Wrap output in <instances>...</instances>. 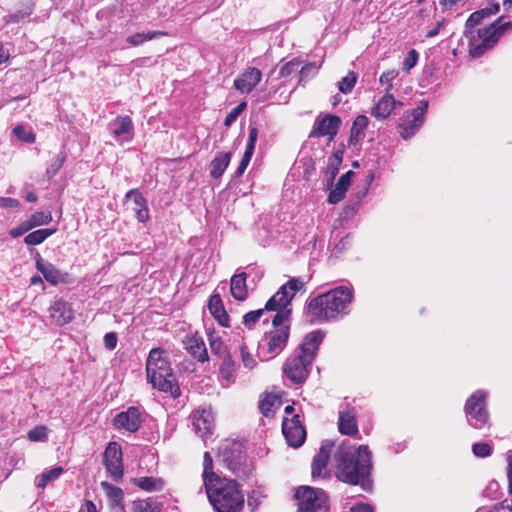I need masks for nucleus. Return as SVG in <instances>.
Segmentation results:
<instances>
[{"mask_svg": "<svg viewBox=\"0 0 512 512\" xmlns=\"http://www.w3.org/2000/svg\"><path fill=\"white\" fill-rule=\"evenodd\" d=\"M397 105L402 106V103L396 101L390 93H385L373 107L372 115L377 119H386Z\"/></svg>", "mask_w": 512, "mask_h": 512, "instance_id": "412c9836", "label": "nucleus"}, {"mask_svg": "<svg viewBox=\"0 0 512 512\" xmlns=\"http://www.w3.org/2000/svg\"><path fill=\"white\" fill-rule=\"evenodd\" d=\"M133 200L132 210L134 212L138 211V209L147 206V200L143 197V195L137 189L129 190L125 195V200Z\"/></svg>", "mask_w": 512, "mask_h": 512, "instance_id": "79ce46f5", "label": "nucleus"}, {"mask_svg": "<svg viewBox=\"0 0 512 512\" xmlns=\"http://www.w3.org/2000/svg\"><path fill=\"white\" fill-rule=\"evenodd\" d=\"M304 283L298 278H292L267 301L265 309L277 311L280 308H286L295 294L302 289Z\"/></svg>", "mask_w": 512, "mask_h": 512, "instance_id": "9b49d317", "label": "nucleus"}, {"mask_svg": "<svg viewBox=\"0 0 512 512\" xmlns=\"http://www.w3.org/2000/svg\"><path fill=\"white\" fill-rule=\"evenodd\" d=\"M352 300V290L339 286L311 299L307 305L306 316L311 323L337 319L348 313Z\"/></svg>", "mask_w": 512, "mask_h": 512, "instance_id": "f03ea898", "label": "nucleus"}, {"mask_svg": "<svg viewBox=\"0 0 512 512\" xmlns=\"http://www.w3.org/2000/svg\"><path fill=\"white\" fill-rule=\"evenodd\" d=\"M368 123H369V119L365 115H359L356 117V119L353 121L351 130H350V137H349L350 144L355 145L364 137V131L367 128Z\"/></svg>", "mask_w": 512, "mask_h": 512, "instance_id": "c756f323", "label": "nucleus"}, {"mask_svg": "<svg viewBox=\"0 0 512 512\" xmlns=\"http://www.w3.org/2000/svg\"><path fill=\"white\" fill-rule=\"evenodd\" d=\"M507 460V478H508V492L512 494V451H509L506 456Z\"/></svg>", "mask_w": 512, "mask_h": 512, "instance_id": "e2e57ef3", "label": "nucleus"}, {"mask_svg": "<svg viewBox=\"0 0 512 512\" xmlns=\"http://www.w3.org/2000/svg\"><path fill=\"white\" fill-rule=\"evenodd\" d=\"M427 108L428 102L421 101L417 108L403 115L399 124V133L404 139L411 138L423 125Z\"/></svg>", "mask_w": 512, "mask_h": 512, "instance_id": "9d476101", "label": "nucleus"}, {"mask_svg": "<svg viewBox=\"0 0 512 512\" xmlns=\"http://www.w3.org/2000/svg\"><path fill=\"white\" fill-rule=\"evenodd\" d=\"M281 405V399L274 393L266 394L259 402V409L264 416H269Z\"/></svg>", "mask_w": 512, "mask_h": 512, "instance_id": "473e14b6", "label": "nucleus"}, {"mask_svg": "<svg viewBox=\"0 0 512 512\" xmlns=\"http://www.w3.org/2000/svg\"><path fill=\"white\" fill-rule=\"evenodd\" d=\"M398 76V71L396 70H389L384 72L380 76V83L387 84V87L385 89V93H389L393 87L392 81Z\"/></svg>", "mask_w": 512, "mask_h": 512, "instance_id": "864d4df0", "label": "nucleus"}, {"mask_svg": "<svg viewBox=\"0 0 512 512\" xmlns=\"http://www.w3.org/2000/svg\"><path fill=\"white\" fill-rule=\"evenodd\" d=\"M192 424L195 433L205 440L212 434L214 428V416L210 409L199 408L192 415Z\"/></svg>", "mask_w": 512, "mask_h": 512, "instance_id": "2eb2a0df", "label": "nucleus"}, {"mask_svg": "<svg viewBox=\"0 0 512 512\" xmlns=\"http://www.w3.org/2000/svg\"><path fill=\"white\" fill-rule=\"evenodd\" d=\"M341 164V158H330L328 163L327 175L328 180L331 183L335 176L338 174L339 165Z\"/></svg>", "mask_w": 512, "mask_h": 512, "instance_id": "5fc2aeb1", "label": "nucleus"}, {"mask_svg": "<svg viewBox=\"0 0 512 512\" xmlns=\"http://www.w3.org/2000/svg\"><path fill=\"white\" fill-rule=\"evenodd\" d=\"M341 124L342 121L340 117L333 114L320 113L314 121L309 137L320 138L327 136L329 140H333L337 135Z\"/></svg>", "mask_w": 512, "mask_h": 512, "instance_id": "f8f14e48", "label": "nucleus"}, {"mask_svg": "<svg viewBox=\"0 0 512 512\" xmlns=\"http://www.w3.org/2000/svg\"><path fill=\"white\" fill-rule=\"evenodd\" d=\"M62 473H63L62 467L52 468V469L44 472L43 474H41L40 477L37 478L36 486L38 488H44L48 482L57 479L58 477L61 476Z\"/></svg>", "mask_w": 512, "mask_h": 512, "instance_id": "4c0bfd02", "label": "nucleus"}, {"mask_svg": "<svg viewBox=\"0 0 512 512\" xmlns=\"http://www.w3.org/2000/svg\"><path fill=\"white\" fill-rule=\"evenodd\" d=\"M334 460L335 474L340 481L360 485L363 489L370 486L372 463L368 446L355 447L348 442H342L335 451Z\"/></svg>", "mask_w": 512, "mask_h": 512, "instance_id": "f257e3e1", "label": "nucleus"}, {"mask_svg": "<svg viewBox=\"0 0 512 512\" xmlns=\"http://www.w3.org/2000/svg\"><path fill=\"white\" fill-rule=\"evenodd\" d=\"M13 133L20 140H22L23 142H26V143H34L35 140H36V136H35L34 132L31 129L26 128V127H24L22 125L16 126L13 129Z\"/></svg>", "mask_w": 512, "mask_h": 512, "instance_id": "37998d69", "label": "nucleus"}, {"mask_svg": "<svg viewBox=\"0 0 512 512\" xmlns=\"http://www.w3.org/2000/svg\"><path fill=\"white\" fill-rule=\"evenodd\" d=\"M208 307L211 314L215 319H217L220 325L225 327L229 326V317L223 307V303L219 295L215 294L210 297Z\"/></svg>", "mask_w": 512, "mask_h": 512, "instance_id": "bb28decb", "label": "nucleus"}, {"mask_svg": "<svg viewBox=\"0 0 512 512\" xmlns=\"http://www.w3.org/2000/svg\"><path fill=\"white\" fill-rule=\"evenodd\" d=\"M323 337L320 330L307 334L302 344L286 359L283 364V373L293 383L300 384L308 378L316 351Z\"/></svg>", "mask_w": 512, "mask_h": 512, "instance_id": "20e7f679", "label": "nucleus"}, {"mask_svg": "<svg viewBox=\"0 0 512 512\" xmlns=\"http://www.w3.org/2000/svg\"><path fill=\"white\" fill-rule=\"evenodd\" d=\"M262 73L259 69L249 67L234 80V87L241 93H250L261 81Z\"/></svg>", "mask_w": 512, "mask_h": 512, "instance_id": "a211bd4d", "label": "nucleus"}, {"mask_svg": "<svg viewBox=\"0 0 512 512\" xmlns=\"http://www.w3.org/2000/svg\"><path fill=\"white\" fill-rule=\"evenodd\" d=\"M235 363L230 355H226L220 367V374L223 380L230 383L234 379Z\"/></svg>", "mask_w": 512, "mask_h": 512, "instance_id": "c9c22d12", "label": "nucleus"}, {"mask_svg": "<svg viewBox=\"0 0 512 512\" xmlns=\"http://www.w3.org/2000/svg\"><path fill=\"white\" fill-rule=\"evenodd\" d=\"M240 356L244 367L253 369L256 366V360L243 345L240 346Z\"/></svg>", "mask_w": 512, "mask_h": 512, "instance_id": "603ef678", "label": "nucleus"}, {"mask_svg": "<svg viewBox=\"0 0 512 512\" xmlns=\"http://www.w3.org/2000/svg\"><path fill=\"white\" fill-rule=\"evenodd\" d=\"M252 155H253V152H249V151H246L244 152V155L242 157V160L235 172V176L236 177H240L243 175V173L245 172L247 166L249 165L250 163V160L252 158Z\"/></svg>", "mask_w": 512, "mask_h": 512, "instance_id": "4d7b16f0", "label": "nucleus"}, {"mask_svg": "<svg viewBox=\"0 0 512 512\" xmlns=\"http://www.w3.org/2000/svg\"><path fill=\"white\" fill-rule=\"evenodd\" d=\"M27 220L32 228L47 225L52 221V214L50 211H37Z\"/></svg>", "mask_w": 512, "mask_h": 512, "instance_id": "e433bc0d", "label": "nucleus"}, {"mask_svg": "<svg viewBox=\"0 0 512 512\" xmlns=\"http://www.w3.org/2000/svg\"><path fill=\"white\" fill-rule=\"evenodd\" d=\"M136 218L139 222L145 223L149 220V210L148 207L145 206L143 208H139L138 211L135 212Z\"/></svg>", "mask_w": 512, "mask_h": 512, "instance_id": "338daca9", "label": "nucleus"}, {"mask_svg": "<svg viewBox=\"0 0 512 512\" xmlns=\"http://www.w3.org/2000/svg\"><path fill=\"white\" fill-rule=\"evenodd\" d=\"M132 483L149 493L162 491L165 487V481L162 478L153 476L137 477L132 480Z\"/></svg>", "mask_w": 512, "mask_h": 512, "instance_id": "5701e85b", "label": "nucleus"}, {"mask_svg": "<svg viewBox=\"0 0 512 512\" xmlns=\"http://www.w3.org/2000/svg\"><path fill=\"white\" fill-rule=\"evenodd\" d=\"M208 499L217 512H241L244 495L235 480L219 478L206 480L204 485Z\"/></svg>", "mask_w": 512, "mask_h": 512, "instance_id": "39448f33", "label": "nucleus"}, {"mask_svg": "<svg viewBox=\"0 0 512 512\" xmlns=\"http://www.w3.org/2000/svg\"><path fill=\"white\" fill-rule=\"evenodd\" d=\"M104 464L111 477L118 481L123 477V462L121 447L116 442H110L104 451Z\"/></svg>", "mask_w": 512, "mask_h": 512, "instance_id": "ddd939ff", "label": "nucleus"}, {"mask_svg": "<svg viewBox=\"0 0 512 512\" xmlns=\"http://www.w3.org/2000/svg\"><path fill=\"white\" fill-rule=\"evenodd\" d=\"M231 159V153H219L210 163V176L218 179L225 172Z\"/></svg>", "mask_w": 512, "mask_h": 512, "instance_id": "cd10ccee", "label": "nucleus"}, {"mask_svg": "<svg viewBox=\"0 0 512 512\" xmlns=\"http://www.w3.org/2000/svg\"><path fill=\"white\" fill-rule=\"evenodd\" d=\"M55 229H39L35 230L24 238V242L27 245H39L43 243L48 237L55 233Z\"/></svg>", "mask_w": 512, "mask_h": 512, "instance_id": "72a5a7b5", "label": "nucleus"}, {"mask_svg": "<svg viewBox=\"0 0 512 512\" xmlns=\"http://www.w3.org/2000/svg\"><path fill=\"white\" fill-rule=\"evenodd\" d=\"M209 343L211 352L219 357L224 358L226 355H229L226 349L225 344L222 340L213 334L209 335Z\"/></svg>", "mask_w": 512, "mask_h": 512, "instance_id": "a19ab883", "label": "nucleus"}, {"mask_svg": "<svg viewBox=\"0 0 512 512\" xmlns=\"http://www.w3.org/2000/svg\"><path fill=\"white\" fill-rule=\"evenodd\" d=\"M487 397L486 391L476 390L466 401L464 410L467 421L476 429H481L488 423Z\"/></svg>", "mask_w": 512, "mask_h": 512, "instance_id": "6e6552de", "label": "nucleus"}, {"mask_svg": "<svg viewBox=\"0 0 512 512\" xmlns=\"http://www.w3.org/2000/svg\"><path fill=\"white\" fill-rule=\"evenodd\" d=\"M358 76L354 71H349L345 77L338 82V89L344 94H348L354 88Z\"/></svg>", "mask_w": 512, "mask_h": 512, "instance_id": "58836bf2", "label": "nucleus"}, {"mask_svg": "<svg viewBox=\"0 0 512 512\" xmlns=\"http://www.w3.org/2000/svg\"><path fill=\"white\" fill-rule=\"evenodd\" d=\"M133 122L129 116H118L109 124V131L119 142H128L133 138Z\"/></svg>", "mask_w": 512, "mask_h": 512, "instance_id": "f3484780", "label": "nucleus"}, {"mask_svg": "<svg viewBox=\"0 0 512 512\" xmlns=\"http://www.w3.org/2000/svg\"><path fill=\"white\" fill-rule=\"evenodd\" d=\"M350 512H374L369 504L359 503L350 508Z\"/></svg>", "mask_w": 512, "mask_h": 512, "instance_id": "774afa93", "label": "nucleus"}, {"mask_svg": "<svg viewBox=\"0 0 512 512\" xmlns=\"http://www.w3.org/2000/svg\"><path fill=\"white\" fill-rule=\"evenodd\" d=\"M264 309H258L255 311H251L244 315L243 317V323L247 328H252L255 323L260 319V317L263 315Z\"/></svg>", "mask_w": 512, "mask_h": 512, "instance_id": "de8ad7c7", "label": "nucleus"}, {"mask_svg": "<svg viewBox=\"0 0 512 512\" xmlns=\"http://www.w3.org/2000/svg\"><path fill=\"white\" fill-rule=\"evenodd\" d=\"M142 423L141 413L137 407H129L126 411L118 413L113 424L117 429H124L129 432L137 431Z\"/></svg>", "mask_w": 512, "mask_h": 512, "instance_id": "dca6fc26", "label": "nucleus"}, {"mask_svg": "<svg viewBox=\"0 0 512 512\" xmlns=\"http://www.w3.org/2000/svg\"><path fill=\"white\" fill-rule=\"evenodd\" d=\"M31 14L30 11H24V10H18L14 13L8 14L3 18L4 23L10 24V23H18L28 17Z\"/></svg>", "mask_w": 512, "mask_h": 512, "instance_id": "3c124183", "label": "nucleus"}, {"mask_svg": "<svg viewBox=\"0 0 512 512\" xmlns=\"http://www.w3.org/2000/svg\"><path fill=\"white\" fill-rule=\"evenodd\" d=\"M282 432L289 446L298 448L304 443L306 431L298 415H293L291 419H283Z\"/></svg>", "mask_w": 512, "mask_h": 512, "instance_id": "4468645a", "label": "nucleus"}, {"mask_svg": "<svg viewBox=\"0 0 512 512\" xmlns=\"http://www.w3.org/2000/svg\"><path fill=\"white\" fill-rule=\"evenodd\" d=\"M36 267L49 283L56 285L62 281L60 271L53 264L44 262L43 260H37Z\"/></svg>", "mask_w": 512, "mask_h": 512, "instance_id": "c85d7f7f", "label": "nucleus"}, {"mask_svg": "<svg viewBox=\"0 0 512 512\" xmlns=\"http://www.w3.org/2000/svg\"><path fill=\"white\" fill-rule=\"evenodd\" d=\"M246 108V103L242 102L239 105H237L235 108H233L226 116L224 120V125L229 127L231 126L239 117V115L244 111Z\"/></svg>", "mask_w": 512, "mask_h": 512, "instance_id": "a18cd8bd", "label": "nucleus"}, {"mask_svg": "<svg viewBox=\"0 0 512 512\" xmlns=\"http://www.w3.org/2000/svg\"><path fill=\"white\" fill-rule=\"evenodd\" d=\"M339 431L345 435H353L358 432L357 422L353 409H347L340 413Z\"/></svg>", "mask_w": 512, "mask_h": 512, "instance_id": "393cba45", "label": "nucleus"}, {"mask_svg": "<svg viewBox=\"0 0 512 512\" xmlns=\"http://www.w3.org/2000/svg\"><path fill=\"white\" fill-rule=\"evenodd\" d=\"M168 33L164 31H147V32H138L131 36H128L126 42L131 46H139L143 43L157 39L163 36H167Z\"/></svg>", "mask_w": 512, "mask_h": 512, "instance_id": "2f4dec72", "label": "nucleus"}, {"mask_svg": "<svg viewBox=\"0 0 512 512\" xmlns=\"http://www.w3.org/2000/svg\"><path fill=\"white\" fill-rule=\"evenodd\" d=\"M132 512H161V504L151 500H136L132 503Z\"/></svg>", "mask_w": 512, "mask_h": 512, "instance_id": "f704fd0d", "label": "nucleus"}, {"mask_svg": "<svg viewBox=\"0 0 512 512\" xmlns=\"http://www.w3.org/2000/svg\"><path fill=\"white\" fill-rule=\"evenodd\" d=\"M419 53L415 49L409 50L403 61V70L410 71L418 62Z\"/></svg>", "mask_w": 512, "mask_h": 512, "instance_id": "8fccbe9b", "label": "nucleus"}, {"mask_svg": "<svg viewBox=\"0 0 512 512\" xmlns=\"http://www.w3.org/2000/svg\"><path fill=\"white\" fill-rule=\"evenodd\" d=\"M101 488L106 493L111 505L113 507L123 508L124 493L120 487L114 486L113 484L103 481L101 482Z\"/></svg>", "mask_w": 512, "mask_h": 512, "instance_id": "7c9ffc66", "label": "nucleus"}, {"mask_svg": "<svg viewBox=\"0 0 512 512\" xmlns=\"http://www.w3.org/2000/svg\"><path fill=\"white\" fill-rule=\"evenodd\" d=\"M104 345L108 350L115 349L117 345V334L115 332H109L104 336Z\"/></svg>", "mask_w": 512, "mask_h": 512, "instance_id": "680f3d73", "label": "nucleus"}, {"mask_svg": "<svg viewBox=\"0 0 512 512\" xmlns=\"http://www.w3.org/2000/svg\"><path fill=\"white\" fill-rule=\"evenodd\" d=\"M213 472V460L209 452H205L203 456V483L206 485V480H216L219 479Z\"/></svg>", "mask_w": 512, "mask_h": 512, "instance_id": "ea45409f", "label": "nucleus"}, {"mask_svg": "<svg viewBox=\"0 0 512 512\" xmlns=\"http://www.w3.org/2000/svg\"><path fill=\"white\" fill-rule=\"evenodd\" d=\"M231 295L239 301H243L246 299L248 291L246 285V273L241 272L235 274L231 278V286H230Z\"/></svg>", "mask_w": 512, "mask_h": 512, "instance_id": "a878e982", "label": "nucleus"}, {"mask_svg": "<svg viewBox=\"0 0 512 512\" xmlns=\"http://www.w3.org/2000/svg\"><path fill=\"white\" fill-rule=\"evenodd\" d=\"M333 448V443L327 441L323 443L319 449V452L313 459L312 462V477L313 478H324L327 474L326 466L330 453Z\"/></svg>", "mask_w": 512, "mask_h": 512, "instance_id": "6ab92c4d", "label": "nucleus"}, {"mask_svg": "<svg viewBox=\"0 0 512 512\" xmlns=\"http://www.w3.org/2000/svg\"><path fill=\"white\" fill-rule=\"evenodd\" d=\"M20 203L17 199L10 197H0V207L1 208H17Z\"/></svg>", "mask_w": 512, "mask_h": 512, "instance_id": "0e129e2a", "label": "nucleus"}, {"mask_svg": "<svg viewBox=\"0 0 512 512\" xmlns=\"http://www.w3.org/2000/svg\"><path fill=\"white\" fill-rule=\"evenodd\" d=\"M291 310L278 312L272 320V329L265 333L259 350L265 359H272L279 355L287 345L290 336Z\"/></svg>", "mask_w": 512, "mask_h": 512, "instance_id": "0eeeda50", "label": "nucleus"}, {"mask_svg": "<svg viewBox=\"0 0 512 512\" xmlns=\"http://www.w3.org/2000/svg\"><path fill=\"white\" fill-rule=\"evenodd\" d=\"M49 312L50 317L58 326L69 323L74 317L71 306L63 300L55 301L49 308Z\"/></svg>", "mask_w": 512, "mask_h": 512, "instance_id": "aec40b11", "label": "nucleus"}, {"mask_svg": "<svg viewBox=\"0 0 512 512\" xmlns=\"http://www.w3.org/2000/svg\"><path fill=\"white\" fill-rule=\"evenodd\" d=\"M498 10V6H495L494 10L481 9L472 13L466 21L465 34L469 35V51L473 57H480L486 50L493 47L504 32L511 27L510 22L496 26L499 22L497 21L484 28L478 29L477 33L474 34L472 28L480 24L484 17L495 14Z\"/></svg>", "mask_w": 512, "mask_h": 512, "instance_id": "7ed1b4c3", "label": "nucleus"}, {"mask_svg": "<svg viewBox=\"0 0 512 512\" xmlns=\"http://www.w3.org/2000/svg\"><path fill=\"white\" fill-rule=\"evenodd\" d=\"M65 160L66 155L64 153H60L57 155V157L53 160V162L49 165V167L46 170V175L48 176V178L54 177L59 172Z\"/></svg>", "mask_w": 512, "mask_h": 512, "instance_id": "c03bdc74", "label": "nucleus"}, {"mask_svg": "<svg viewBox=\"0 0 512 512\" xmlns=\"http://www.w3.org/2000/svg\"><path fill=\"white\" fill-rule=\"evenodd\" d=\"M295 497L298 501L297 512H316L326 504L327 496L321 489H313L302 486L296 490Z\"/></svg>", "mask_w": 512, "mask_h": 512, "instance_id": "1a4fd4ad", "label": "nucleus"}, {"mask_svg": "<svg viewBox=\"0 0 512 512\" xmlns=\"http://www.w3.org/2000/svg\"><path fill=\"white\" fill-rule=\"evenodd\" d=\"M476 512H512V509L509 506L499 504L491 509L479 508Z\"/></svg>", "mask_w": 512, "mask_h": 512, "instance_id": "69168bd1", "label": "nucleus"}, {"mask_svg": "<svg viewBox=\"0 0 512 512\" xmlns=\"http://www.w3.org/2000/svg\"><path fill=\"white\" fill-rule=\"evenodd\" d=\"M472 451L476 457L484 458V457H488L492 453V448L487 443L479 442V443L473 444Z\"/></svg>", "mask_w": 512, "mask_h": 512, "instance_id": "49530a36", "label": "nucleus"}, {"mask_svg": "<svg viewBox=\"0 0 512 512\" xmlns=\"http://www.w3.org/2000/svg\"><path fill=\"white\" fill-rule=\"evenodd\" d=\"M298 65H299V62L296 61V60L289 61V62L285 63L280 68V71H279L280 76L281 77L289 76L295 70V67L298 66Z\"/></svg>", "mask_w": 512, "mask_h": 512, "instance_id": "052dcab7", "label": "nucleus"}, {"mask_svg": "<svg viewBox=\"0 0 512 512\" xmlns=\"http://www.w3.org/2000/svg\"><path fill=\"white\" fill-rule=\"evenodd\" d=\"M146 373L153 388L169 393L173 398L179 397L180 388L165 351L160 349L150 351L146 362Z\"/></svg>", "mask_w": 512, "mask_h": 512, "instance_id": "423d86ee", "label": "nucleus"}, {"mask_svg": "<svg viewBox=\"0 0 512 512\" xmlns=\"http://www.w3.org/2000/svg\"><path fill=\"white\" fill-rule=\"evenodd\" d=\"M320 65H316L315 63H308L304 65L300 71V78L301 80L303 78L309 77L311 75H315L317 71L319 70Z\"/></svg>", "mask_w": 512, "mask_h": 512, "instance_id": "bf43d9fd", "label": "nucleus"}, {"mask_svg": "<svg viewBox=\"0 0 512 512\" xmlns=\"http://www.w3.org/2000/svg\"><path fill=\"white\" fill-rule=\"evenodd\" d=\"M354 176L353 171H348L341 175L338 179L334 189L329 193L327 201L330 204H337L344 197L351 184L352 177Z\"/></svg>", "mask_w": 512, "mask_h": 512, "instance_id": "4be33fe9", "label": "nucleus"}, {"mask_svg": "<svg viewBox=\"0 0 512 512\" xmlns=\"http://www.w3.org/2000/svg\"><path fill=\"white\" fill-rule=\"evenodd\" d=\"M31 229L33 228L29 224L28 220H25L24 222L20 223L17 227L12 228L9 231V235L13 238H18Z\"/></svg>", "mask_w": 512, "mask_h": 512, "instance_id": "6e6d98bb", "label": "nucleus"}, {"mask_svg": "<svg viewBox=\"0 0 512 512\" xmlns=\"http://www.w3.org/2000/svg\"><path fill=\"white\" fill-rule=\"evenodd\" d=\"M257 137H258V130H257V128L256 127H250L249 128L248 142H247V145H246V151L254 153Z\"/></svg>", "mask_w": 512, "mask_h": 512, "instance_id": "13d9d810", "label": "nucleus"}, {"mask_svg": "<svg viewBox=\"0 0 512 512\" xmlns=\"http://www.w3.org/2000/svg\"><path fill=\"white\" fill-rule=\"evenodd\" d=\"M47 438V428L45 426H37L28 432L30 441H44Z\"/></svg>", "mask_w": 512, "mask_h": 512, "instance_id": "09e8293b", "label": "nucleus"}, {"mask_svg": "<svg viewBox=\"0 0 512 512\" xmlns=\"http://www.w3.org/2000/svg\"><path fill=\"white\" fill-rule=\"evenodd\" d=\"M186 349L198 361L205 362L208 360L207 348L201 337H189L186 341Z\"/></svg>", "mask_w": 512, "mask_h": 512, "instance_id": "b1692460", "label": "nucleus"}]
</instances>
